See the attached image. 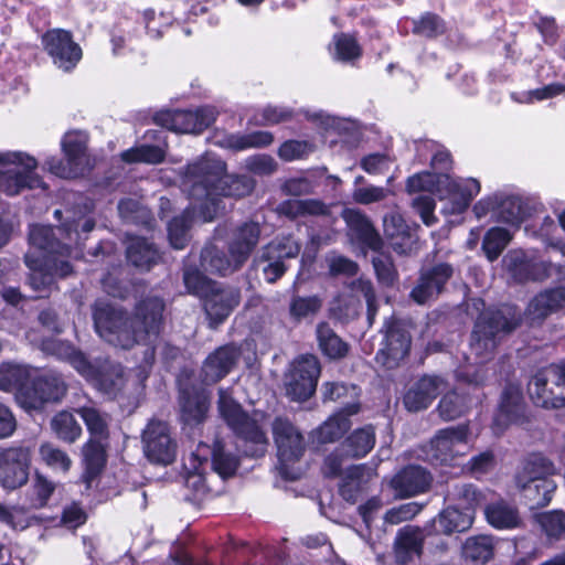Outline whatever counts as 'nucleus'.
<instances>
[{
	"instance_id": "c9c22d12",
	"label": "nucleus",
	"mask_w": 565,
	"mask_h": 565,
	"mask_svg": "<svg viewBox=\"0 0 565 565\" xmlns=\"http://www.w3.org/2000/svg\"><path fill=\"white\" fill-rule=\"evenodd\" d=\"M181 418L189 426L203 423L210 407V396L205 391L181 390Z\"/></svg>"
},
{
	"instance_id": "0eeeda50",
	"label": "nucleus",
	"mask_w": 565,
	"mask_h": 565,
	"mask_svg": "<svg viewBox=\"0 0 565 565\" xmlns=\"http://www.w3.org/2000/svg\"><path fill=\"white\" fill-rule=\"evenodd\" d=\"M555 467L542 456H533L516 476V486L522 491L530 507L543 508L550 503L556 483L550 478Z\"/></svg>"
},
{
	"instance_id": "f3484780",
	"label": "nucleus",
	"mask_w": 565,
	"mask_h": 565,
	"mask_svg": "<svg viewBox=\"0 0 565 565\" xmlns=\"http://www.w3.org/2000/svg\"><path fill=\"white\" fill-rule=\"evenodd\" d=\"M216 119L213 107H200L196 110H167L156 115V121L174 132L200 134Z\"/></svg>"
},
{
	"instance_id": "aec40b11",
	"label": "nucleus",
	"mask_w": 565,
	"mask_h": 565,
	"mask_svg": "<svg viewBox=\"0 0 565 565\" xmlns=\"http://www.w3.org/2000/svg\"><path fill=\"white\" fill-rule=\"evenodd\" d=\"M143 451L156 463L168 465L174 460L175 443L167 423L151 420L142 434Z\"/></svg>"
},
{
	"instance_id": "a18cd8bd",
	"label": "nucleus",
	"mask_w": 565,
	"mask_h": 565,
	"mask_svg": "<svg viewBox=\"0 0 565 565\" xmlns=\"http://www.w3.org/2000/svg\"><path fill=\"white\" fill-rule=\"evenodd\" d=\"M126 254L128 262L141 270H149L160 258L153 244L142 237H131Z\"/></svg>"
},
{
	"instance_id": "774afa93",
	"label": "nucleus",
	"mask_w": 565,
	"mask_h": 565,
	"mask_svg": "<svg viewBox=\"0 0 565 565\" xmlns=\"http://www.w3.org/2000/svg\"><path fill=\"white\" fill-rule=\"evenodd\" d=\"M315 149V143L309 140L290 139L280 145L277 153L281 160L290 162L307 158Z\"/></svg>"
},
{
	"instance_id": "20e7f679",
	"label": "nucleus",
	"mask_w": 565,
	"mask_h": 565,
	"mask_svg": "<svg viewBox=\"0 0 565 565\" xmlns=\"http://www.w3.org/2000/svg\"><path fill=\"white\" fill-rule=\"evenodd\" d=\"M232 388L218 390V412L231 429L244 443L243 452L249 457H262L268 446L265 431L252 419L233 398Z\"/></svg>"
},
{
	"instance_id": "f03ea898",
	"label": "nucleus",
	"mask_w": 565,
	"mask_h": 565,
	"mask_svg": "<svg viewBox=\"0 0 565 565\" xmlns=\"http://www.w3.org/2000/svg\"><path fill=\"white\" fill-rule=\"evenodd\" d=\"M226 164L220 158L205 154L188 164L181 172V189L190 200L201 204V218L212 222L225 210L220 196L243 198L252 193L255 181L248 175L226 174Z\"/></svg>"
},
{
	"instance_id": "37998d69",
	"label": "nucleus",
	"mask_w": 565,
	"mask_h": 565,
	"mask_svg": "<svg viewBox=\"0 0 565 565\" xmlns=\"http://www.w3.org/2000/svg\"><path fill=\"white\" fill-rule=\"evenodd\" d=\"M277 212L290 220L302 216H321L329 213L328 205L318 199H289L277 206Z\"/></svg>"
},
{
	"instance_id": "58836bf2",
	"label": "nucleus",
	"mask_w": 565,
	"mask_h": 565,
	"mask_svg": "<svg viewBox=\"0 0 565 565\" xmlns=\"http://www.w3.org/2000/svg\"><path fill=\"white\" fill-rule=\"evenodd\" d=\"M563 308H565V289L556 287L535 296L529 303L527 313L532 320H543Z\"/></svg>"
},
{
	"instance_id": "cd10ccee",
	"label": "nucleus",
	"mask_w": 565,
	"mask_h": 565,
	"mask_svg": "<svg viewBox=\"0 0 565 565\" xmlns=\"http://www.w3.org/2000/svg\"><path fill=\"white\" fill-rule=\"evenodd\" d=\"M203 306L211 324L222 323L239 303V291L236 288H217L216 285L204 295Z\"/></svg>"
},
{
	"instance_id": "412c9836",
	"label": "nucleus",
	"mask_w": 565,
	"mask_h": 565,
	"mask_svg": "<svg viewBox=\"0 0 565 565\" xmlns=\"http://www.w3.org/2000/svg\"><path fill=\"white\" fill-rule=\"evenodd\" d=\"M503 263L511 277L519 282L544 280L552 275L551 262L531 257L521 249L510 250Z\"/></svg>"
},
{
	"instance_id": "72a5a7b5",
	"label": "nucleus",
	"mask_w": 565,
	"mask_h": 565,
	"mask_svg": "<svg viewBox=\"0 0 565 565\" xmlns=\"http://www.w3.org/2000/svg\"><path fill=\"white\" fill-rule=\"evenodd\" d=\"M429 483V473L419 466H408L391 480V487L399 497H412L424 492Z\"/></svg>"
},
{
	"instance_id": "e433bc0d",
	"label": "nucleus",
	"mask_w": 565,
	"mask_h": 565,
	"mask_svg": "<svg viewBox=\"0 0 565 565\" xmlns=\"http://www.w3.org/2000/svg\"><path fill=\"white\" fill-rule=\"evenodd\" d=\"M41 349L46 354L68 362L79 374H92L87 358L71 343L55 338H49L42 341Z\"/></svg>"
},
{
	"instance_id": "9b49d317",
	"label": "nucleus",
	"mask_w": 565,
	"mask_h": 565,
	"mask_svg": "<svg viewBox=\"0 0 565 565\" xmlns=\"http://www.w3.org/2000/svg\"><path fill=\"white\" fill-rule=\"evenodd\" d=\"M469 426L460 424L440 429L426 446L427 460L446 465L468 451Z\"/></svg>"
},
{
	"instance_id": "c756f323",
	"label": "nucleus",
	"mask_w": 565,
	"mask_h": 565,
	"mask_svg": "<svg viewBox=\"0 0 565 565\" xmlns=\"http://www.w3.org/2000/svg\"><path fill=\"white\" fill-rule=\"evenodd\" d=\"M343 218L351 237L358 241L362 248H369L375 253L380 252L383 241L364 214L354 209H347L343 211Z\"/></svg>"
},
{
	"instance_id": "69168bd1",
	"label": "nucleus",
	"mask_w": 565,
	"mask_h": 565,
	"mask_svg": "<svg viewBox=\"0 0 565 565\" xmlns=\"http://www.w3.org/2000/svg\"><path fill=\"white\" fill-rule=\"evenodd\" d=\"M446 31L445 21L437 14L426 12L413 20V32L425 38H436Z\"/></svg>"
},
{
	"instance_id": "a211bd4d",
	"label": "nucleus",
	"mask_w": 565,
	"mask_h": 565,
	"mask_svg": "<svg viewBox=\"0 0 565 565\" xmlns=\"http://www.w3.org/2000/svg\"><path fill=\"white\" fill-rule=\"evenodd\" d=\"M529 395L532 402L542 408L565 407V385L558 382V375L547 365L537 371L529 382Z\"/></svg>"
},
{
	"instance_id": "423d86ee",
	"label": "nucleus",
	"mask_w": 565,
	"mask_h": 565,
	"mask_svg": "<svg viewBox=\"0 0 565 565\" xmlns=\"http://www.w3.org/2000/svg\"><path fill=\"white\" fill-rule=\"evenodd\" d=\"M271 428L280 475L288 480L299 479L302 473L299 462L307 448L303 435L290 420L282 417L276 418Z\"/></svg>"
},
{
	"instance_id": "13d9d810",
	"label": "nucleus",
	"mask_w": 565,
	"mask_h": 565,
	"mask_svg": "<svg viewBox=\"0 0 565 565\" xmlns=\"http://www.w3.org/2000/svg\"><path fill=\"white\" fill-rule=\"evenodd\" d=\"M512 239V234L499 226L487 231L482 241V250L489 262H494Z\"/></svg>"
},
{
	"instance_id": "c03bdc74",
	"label": "nucleus",
	"mask_w": 565,
	"mask_h": 565,
	"mask_svg": "<svg viewBox=\"0 0 565 565\" xmlns=\"http://www.w3.org/2000/svg\"><path fill=\"white\" fill-rule=\"evenodd\" d=\"M423 547V535L418 529L406 526L397 533L395 540L396 561L405 565L415 556H419Z\"/></svg>"
},
{
	"instance_id": "6e6d98bb",
	"label": "nucleus",
	"mask_w": 565,
	"mask_h": 565,
	"mask_svg": "<svg viewBox=\"0 0 565 565\" xmlns=\"http://www.w3.org/2000/svg\"><path fill=\"white\" fill-rule=\"evenodd\" d=\"M51 428L58 439L68 444H73L82 435L81 425L74 415L67 411L57 413L51 419Z\"/></svg>"
},
{
	"instance_id": "e2e57ef3",
	"label": "nucleus",
	"mask_w": 565,
	"mask_h": 565,
	"mask_svg": "<svg viewBox=\"0 0 565 565\" xmlns=\"http://www.w3.org/2000/svg\"><path fill=\"white\" fill-rule=\"evenodd\" d=\"M55 486L43 475L36 472L31 488L28 491V499L31 508L40 509L46 505L54 492Z\"/></svg>"
},
{
	"instance_id": "f8f14e48",
	"label": "nucleus",
	"mask_w": 565,
	"mask_h": 565,
	"mask_svg": "<svg viewBox=\"0 0 565 565\" xmlns=\"http://www.w3.org/2000/svg\"><path fill=\"white\" fill-rule=\"evenodd\" d=\"M92 374H81L90 382L99 392L109 398L121 401L124 398H135L130 391V383L127 380L124 367L118 364L105 360L104 362L92 363L88 361Z\"/></svg>"
},
{
	"instance_id": "393cba45",
	"label": "nucleus",
	"mask_w": 565,
	"mask_h": 565,
	"mask_svg": "<svg viewBox=\"0 0 565 565\" xmlns=\"http://www.w3.org/2000/svg\"><path fill=\"white\" fill-rule=\"evenodd\" d=\"M241 358V349L234 344L217 348L204 360L200 379L205 385L220 382L228 375Z\"/></svg>"
},
{
	"instance_id": "052dcab7",
	"label": "nucleus",
	"mask_w": 565,
	"mask_h": 565,
	"mask_svg": "<svg viewBox=\"0 0 565 565\" xmlns=\"http://www.w3.org/2000/svg\"><path fill=\"white\" fill-rule=\"evenodd\" d=\"M120 217L127 223L151 225L150 211L139 201L134 199H124L118 203Z\"/></svg>"
},
{
	"instance_id": "f257e3e1",
	"label": "nucleus",
	"mask_w": 565,
	"mask_h": 565,
	"mask_svg": "<svg viewBox=\"0 0 565 565\" xmlns=\"http://www.w3.org/2000/svg\"><path fill=\"white\" fill-rule=\"evenodd\" d=\"M164 302L159 297L141 300L134 317L115 307L98 301L95 303L93 319L98 335L114 347L125 350L136 344L146 347L145 361L151 364L154 351L160 343L163 324Z\"/></svg>"
},
{
	"instance_id": "9d476101",
	"label": "nucleus",
	"mask_w": 565,
	"mask_h": 565,
	"mask_svg": "<svg viewBox=\"0 0 565 565\" xmlns=\"http://www.w3.org/2000/svg\"><path fill=\"white\" fill-rule=\"evenodd\" d=\"M73 224L63 223L60 227H52L47 225H32L29 232V242L32 248L38 249L39 254L34 258L45 262L49 266L51 263L56 265L61 260H67L71 255V249L66 243L60 242L57 235H66L71 239V232Z\"/></svg>"
},
{
	"instance_id": "473e14b6",
	"label": "nucleus",
	"mask_w": 565,
	"mask_h": 565,
	"mask_svg": "<svg viewBox=\"0 0 565 565\" xmlns=\"http://www.w3.org/2000/svg\"><path fill=\"white\" fill-rule=\"evenodd\" d=\"M274 141L270 131L257 130L252 132H223L215 136L214 143L221 148L244 151L255 148H266Z\"/></svg>"
},
{
	"instance_id": "7c9ffc66",
	"label": "nucleus",
	"mask_w": 565,
	"mask_h": 565,
	"mask_svg": "<svg viewBox=\"0 0 565 565\" xmlns=\"http://www.w3.org/2000/svg\"><path fill=\"white\" fill-rule=\"evenodd\" d=\"M201 204L198 200H191L190 206L182 214L173 217L168 223V238L175 249H183L189 242V231L195 222H202Z\"/></svg>"
},
{
	"instance_id": "338daca9",
	"label": "nucleus",
	"mask_w": 565,
	"mask_h": 565,
	"mask_svg": "<svg viewBox=\"0 0 565 565\" xmlns=\"http://www.w3.org/2000/svg\"><path fill=\"white\" fill-rule=\"evenodd\" d=\"M333 46L334 57L342 62L354 61L361 55V47L356 40L347 33L334 34Z\"/></svg>"
},
{
	"instance_id": "b1692460",
	"label": "nucleus",
	"mask_w": 565,
	"mask_h": 565,
	"mask_svg": "<svg viewBox=\"0 0 565 565\" xmlns=\"http://www.w3.org/2000/svg\"><path fill=\"white\" fill-rule=\"evenodd\" d=\"M24 259L30 269L29 285L38 292L36 297H45L50 292L55 277H66L73 270L68 260H61L56 265L51 263L46 266L45 262L34 258L31 250L25 254Z\"/></svg>"
},
{
	"instance_id": "4be33fe9",
	"label": "nucleus",
	"mask_w": 565,
	"mask_h": 565,
	"mask_svg": "<svg viewBox=\"0 0 565 565\" xmlns=\"http://www.w3.org/2000/svg\"><path fill=\"white\" fill-rule=\"evenodd\" d=\"M525 420V402L520 385L510 383L502 391L499 408L493 419L492 429L501 435L511 424Z\"/></svg>"
},
{
	"instance_id": "de8ad7c7",
	"label": "nucleus",
	"mask_w": 565,
	"mask_h": 565,
	"mask_svg": "<svg viewBox=\"0 0 565 565\" xmlns=\"http://www.w3.org/2000/svg\"><path fill=\"white\" fill-rule=\"evenodd\" d=\"M106 441L89 439L83 448L85 472L83 479L87 487L100 473L106 463Z\"/></svg>"
},
{
	"instance_id": "6e6552de",
	"label": "nucleus",
	"mask_w": 565,
	"mask_h": 565,
	"mask_svg": "<svg viewBox=\"0 0 565 565\" xmlns=\"http://www.w3.org/2000/svg\"><path fill=\"white\" fill-rule=\"evenodd\" d=\"M300 249V242L292 235L277 236L259 249L253 259L254 267L267 282H276L287 270L285 260L298 257Z\"/></svg>"
},
{
	"instance_id": "0e129e2a",
	"label": "nucleus",
	"mask_w": 565,
	"mask_h": 565,
	"mask_svg": "<svg viewBox=\"0 0 565 565\" xmlns=\"http://www.w3.org/2000/svg\"><path fill=\"white\" fill-rule=\"evenodd\" d=\"M467 408V397L459 395L457 392L444 395L438 404V413L444 420H454L462 416Z\"/></svg>"
},
{
	"instance_id": "ddd939ff",
	"label": "nucleus",
	"mask_w": 565,
	"mask_h": 565,
	"mask_svg": "<svg viewBox=\"0 0 565 565\" xmlns=\"http://www.w3.org/2000/svg\"><path fill=\"white\" fill-rule=\"evenodd\" d=\"M321 367L312 354L297 358L286 375V393L294 401H306L316 391Z\"/></svg>"
},
{
	"instance_id": "a19ab883",
	"label": "nucleus",
	"mask_w": 565,
	"mask_h": 565,
	"mask_svg": "<svg viewBox=\"0 0 565 565\" xmlns=\"http://www.w3.org/2000/svg\"><path fill=\"white\" fill-rule=\"evenodd\" d=\"M484 514L489 524L498 530L516 529L522 523L518 508L504 500L488 504Z\"/></svg>"
},
{
	"instance_id": "8fccbe9b",
	"label": "nucleus",
	"mask_w": 565,
	"mask_h": 565,
	"mask_svg": "<svg viewBox=\"0 0 565 565\" xmlns=\"http://www.w3.org/2000/svg\"><path fill=\"white\" fill-rule=\"evenodd\" d=\"M526 216V206L516 195L497 194V221L520 225Z\"/></svg>"
},
{
	"instance_id": "603ef678",
	"label": "nucleus",
	"mask_w": 565,
	"mask_h": 565,
	"mask_svg": "<svg viewBox=\"0 0 565 565\" xmlns=\"http://www.w3.org/2000/svg\"><path fill=\"white\" fill-rule=\"evenodd\" d=\"M494 553L493 539L488 535L472 536L466 540L462 546V555L476 564H486Z\"/></svg>"
},
{
	"instance_id": "39448f33",
	"label": "nucleus",
	"mask_w": 565,
	"mask_h": 565,
	"mask_svg": "<svg viewBox=\"0 0 565 565\" xmlns=\"http://www.w3.org/2000/svg\"><path fill=\"white\" fill-rule=\"evenodd\" d=\"M38 160L23 151H0V192L13 196L25 189H45Z\"/></svg>"
},
{
	"instance_id": "dca6fc26",
	"label": "nucleus",
	"mask_w": 565,
	"mask_h": 565,
	"mask_svg": "<svg viewBox=\"0 0 565 565\" xmlns=\"http://www.w3.org/2000/svg\"><path fill=\"white\" fill-rule=\"evenodd\" d=\"M64 159L51 157L44 167L54 175L73 179L84 173L87 159L84 141L76 135H66L62 140Z\"/></svg>"
},
{
	"instance_id": "2f4dec72",
	"label": "nucleus",
	"mask_w": 565,
	"mask_h": 565,
	"mask_svg": "<svg viewBox=\"0 0 565 565\" xmlns=\"http://www.w3.org/2000/svg\"><path fill=\"white\" fill-rule=\"evenodd\" d=\"M260 225L256 222H245L237 226L228 241V253L234 254L236 262L245 264L259 243Z\"/></svg>"
},
{
	"instance_id": "2eb2a0df",
	"label": "nucleus",
	"mask_w": 565,
	"mask_h": 565,
	"mask_svg": "<svg viewBox=\"0 0 565 565\" xmlns=\"http://www.w3.org/2000/svg\"><path fill=\"white\" fill-rule=\"evenodd\" d=\"M42 44L53 64L63 72H71L82 60V49L70 31L49 30L42 36Z\"/></svg>"
},
{
	"instance_id": "4d7b16f0",
	"label": "nucleus",
	"mask_w": 565,
	"mask_h": 565,
	"mask_svg": "<svg viewBox=\"0 0 565 565\" xmlns=\"http://www.w3.org/2000/svg\"><path fill=\"white\" fill-rule=\"evenodd\" d=\"M166 149L159 145H140L125 150L122 161L127 163L158 164L164 160Z\"/></svg>"
},
{
	"instance_id": "c85d7f7f",
	"label": "nucleus",
	"mask_w": 565,
	"mask_h": 565,
	"mask_svg": "<svg viewBox=\"0 0 565 565\" xmlns=\"http://www.w3.org/2000/svg\"><path fill=\"white\" fill-rule=\"evenodd\" d=\"M447 386V382L440 376H423L405 394L404 405L411 412L425 409Z\"/></svg>"
},
{
	"instance_id": "ea45409f",
	"label": "nucleus",
	"mask_w": 565,
	"mask_h": 565,
	"mask_svg": "<svg viewBox=\"0 0 565 565\" xmlns=\"http://www.w3.org/2000/svg\"><path fill=\"white\" fill-rule=\"evenodd\" d=\"M31 380V367L26 364L4 361L0 363V391L20 393L22 388L29 387Z\"/></svg>"
},
{
	"instance_id": "09e8293b",
	"label": "nucleus",
	"mask_w": 565,
	"mask_h": 565,
	"mask_svg": "<svg viewBox=\"0 0 565 565\" xmlns=\"http://www.w3.org/2000/svg\"><path fill=\"white\" fill-rule=\"evenodd\" d=\"M317 341L321 352L331 360L342 359L349 351V345L344 342L327 322L317 326Z\"/></svg>"
},
{
	"instance_id": "1a4fd4ad",
	"label": "nucleus",
	"mask_w": 565,
	"mask_h": 565,
	"mask_svg": "<svg viewBox=\"0 0 565 565\" xmlns=\"http://www.w3.org/2000/svg\"><path fill=\"white\" fill-rule=\"evenodd\" d=\"M67 392L63 376L49 371L30 380L29 387L17 393L15 401L25 412L41 411L45 404L61 401Z\"/></svg>"
},
{
	"instance_id": "4468645a",
	"label": "nucleus",
	"mask_w": 565,
	"mask_h": 565,
	"mask_svg": "<svg viewBox=\"0 0 565 565\" xmlns=\"http://www.w3.org/2000/svg\"><path fill=\"white\" fill-rule=\"evenodd\" d=\"M459 495L466 500L467 507L463 511L451 507L443 510L434 520L436 533L449 535L454 532H465L471 527L475 520L473 507L480 503L481 493L471 484H462L459 488Z\"/></svg>"
},
{
	"instance_id": "bf43d9fd",
	"label": "nucleus",
	"mask_w": 565,
	"mask_h": 565,
	"mask_svg": "<svg viewBox=\"0 0 565 565\" xmlns=\"http://www.w3.org/2000/svg\"><path fill=\"white\" fill-rule=\"evenodd\" d=\"M448 177L444 173L420 172L408 178L407 190L411 193L430 192L438 194L439 189L448 183Z\"/></svg>"
},
{
	"instance_id": "864d4df0",
	"label": "nucleus",
	"mask_w": 565,
	"mask_h": 565,
	"mask_svg": "<svg viewBox=\"0 0 565 565\" xmlns=\"http://www.w3.org/2000/svg\"><path fill=\"white\" fill-rule=\"evenodd\" d=\"M210 452L207 445H199L195 452H192L184 466L189 471L186 483L198 491L205 489L204 466L209 465L206 455Z\"/></svg>"
},
{
	"instance_id": "5701e85b",
	"label": "nucleus",
	"mask_w": 565,
	"mask_h": 565,
	"mask_svg": "<svg viewBox=\"0 0 565 565\" xmlns=\"http://www.w3.org/2000/svg\"><path fill=\"white\" fill-rule=\"evenodd\" d=\"M30 452L26 448H8L0 451V483L4 489L22 487L29 478Z\"/></svg>"
},
{
	"instance_id": "a878e982",
	"label": "nucleus",
	"mask_w": 565,
	"mask_h": 565,
	"mask_svg": "<svg viewBox=\"0 0 565 565\" xmlns=\"http://www.w3.org/2000/svg\"><path fill=\"white\" fill-rule=\"evenodd\" d=\"M382 504L377 498L370 499L365 504L359 508L360 514L365 523L369 534L367 543L376 556L381 565L386 564V548H387V534L385 525L388 523V511L382 516V526L373 525L375 514L381 509Z\"/></svg>"
},
{
	"instance_id": "bb28decb",
	"label": "nucleus",
	"mask_w": 565,
	"mask_h": 565,
	"mask_svg": "<svg viewBox=\"0 0 565 565\" xmlns=\"http://www.w3.org/2000/svg\"><path fill=\"white\" fill-rule=\"evenodd\" d=\"M452 273V267L446 263L423 269L417 285L411 291L412 299L418 305H425L435 299L443 291Z\"/></svg>"
},
{
	"instance_id": "49530a36",
	"label": "nucleus",
	"mask_w": 565,
	"mask_h": 565,
	"mask_svg": "<svg viewBox=\"0 0 565 565\" xmlns=\"http://www.w3.org/2000/svg\"><path fill=\"white\" fill-rule=\"evenodd\" d=\"M417 237L415 230L401 215L391 214V248L399 255L411 254Z\"/></svg>"
},
{
	"instance_id": "3c124183",
	"label": "nucleus",
	"mask_w": 565,
	"mask_h": 565,
	"mask_svg": "<svg viewBox=\"0 0 565 565\" xmlns=\"http://www.w3.org/2000/svg\"><path fill=\"white\" fill-rule=\"evenodd\" d=\"M375 445V433L372 426L355 429L340 446L350 458L366 456Z\"/></svg>"
},
{
	"instance_id": "79ce46f5",
	"label": "nucleus",
	"mask_w": 565,
	"mask_h": 565,
	"mask_svg": "<svg viewBox=\"0 0 565 565\" xmlns=\"http://www.w3.org/2000/svg\"><path fill=\"white\" fill-rule=\"evenodd\" d=\"M243 262H236L234 254H225L214 246H206L201 253V266L211 274L230 275L243 267Z\"/></svg>"
},
{
	"instance_id": "7ed1b4c3",
	"label": "nucleus",
	"mask_w": 565,
	"mask_h": 565,
	"mask_svg": "<svg viewBox=\"0 0 565 565\" xmlns=\"http://www.w3.org/2000/svg\"><path fill=\"white\" fill-rule=\"evenodd\" d=\"M520 321L521 313L513 306L504 305L498 309L483 310L471 333L470 352L476 363L490 360L500 337L514 330Z\"/></svg>"
},
{
	"instance_id": "f704fd0d",
	"label": "nucleus",
	"mask_w": 565,
	"mask_h": 565,
	"mask_svg": "<svg viewBox=\"0 0 565 565\" xmlns=\"http://www.w3.org/2000/svg\"><path fill=\"white\" fill-rule=\"evenodd\" d=\"M374 476V469L365 465L350 467L340 484L341 497L348 502H356L366 492L369 483Z\"/></svg>"
},
{
	"instance_id": "4c0bfd02",
	"label": "nucleus",
	"mask_w": 565,
	"mask_h": 565,
	"mask_svg": "<svg viewBox=\"0 0 565 565\" xmlns=\"http://www.w3.org/2000/svg\"><path fill=\"white\" fill-rule=\"evenodd\" d=\"M360 404L356 402L347 404L334 415L330 416L318 431L319 440L322 443H333L340 439L351 427L350 416L358 414Z\"/></svg>"
},
{
	"instance_id": "6ab92c4d",
	"label": "nucleus",
	"mask_w": 565,
	"mask_h": 565,
	"mask_svg": "<svg viewBox=\"0 0 565 565\" xmlns=\"http://www.w3.org/2000/svg\"><path fill=\"white\" fill-rule=\"evenodd\" d=\"M480 192V183L472 178L455 180L448 177V183L439 189L440 212L446 215H460L471 200Z\"/></svg>"
},
{
	"instance_id": "680f3d73",
	"label": "nucleus",
	"mask_w": 565,
	"mask_h": 565,
	"mask_svg": "<svg viewBox=\"0 0 565 565\" xmlns=\"http://www.w3.org/2000/svg\"><path fill=\"white\" fill-rule=\"evenodd\" d=\"M211 454V466L217 475L222 478H227L235 473L238 467V460L236 456L224 450V446L220 440L214 443Z\"/></svg>"
},
{
	"instance_id": "5fc2aeb1",
	"label": "nucleus",
	"mask_w": 565,
	"mask_h": 565,
	"mask_svg": "<svg viewBox=\"0 0 565 565\" xmlns=\"http://www.w3.org/2000/svg\"><path fill=\"white\" fill-rule=\"evenodd\" d=\"M77 414L84 420L86 428L90 435V439L107 440L109 437L108 422L109 416L102 413L93 406H83L78 408Z\"/></svg>"
}]
</instances>
